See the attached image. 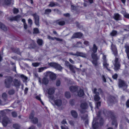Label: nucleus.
<instances>
[{
    "label": "nucleus",
    "mask_w": 129,
    "mask_h": 129,
    "mask_svg": "<svg viewBox=\"0 0 129 129\" xmlns=\"http://www.w3.org/2000/svg\"><path fill=\"white\" fill-rule=\"evenodd\" d=\"M101 112L99 111L97 114L98 118L94 119L92 122V127L93 129H96L100 126L103 125V118L100 116Z\"/></svg>",
    "instance_id": "1"
},
{
    "label": "nucleus",
    "mask_w": 129,
    "mask_h": 129,
    "mask_svg": "<svg viewBox=\"0 0 129 129\" xmlns=\"http://www.w3.org/2000/svg\"><path fill=\"white\" fill-rule=\"evenodd\" d=\"M107 114L112 120V125H115V127H117V126L116 118L117 117V115L114 114L113 111H107Z\"/></svg>",
    "instance_id": "2"
},
{
    "label": "nucleus",
    "mask_w": 129,
    "mask_h": 129,
    "mask_svg": "<svg viewBox=\"0 0 129 129\" xmlns=\"http://www.w3.org/2000/svg\"><path fill=\"white\" fill-rule=\"evenodd\" d=\"M5 80L4 84L5 87L7 88H10L11 86V83L13 81V78L10 76L6 77Z\"/></svg>",
    "instance_id": "3"
},
{
    "label": "nucleus",
    "mask_w": 129,
    "mask_h": 129,
    "mask_svg": "<svg viewBox=\"0 0 129 129\" xmlns=\"http://www.w3.org/2000/svg\"><path fill=\"white\" fill-rule=\"evenodd\" d=\"M91 57L93 59V60L92 61V63L95 67L98 66V63L97 61L99 59V57L97 56V54L94 53H92Z\"/></svg>",
    "instance_id": "4"
},
{
    "label": "nucleus",
    "mask_w": 129,
    "mask_h": 129,
    "mask_svg": "<svg viewBox=\"0 0 129 129\" xmlns=\"http://www.w3.org/2000/svg\"><path fill=\"white\" fill-rule=\"evenodd\" d=\"M48 65L51 67L60 71H61L63 68L60 64L57 63L55 62L49 63Z\"/></svg>",
    "instance_id": "5"
},
{
    "label": "nucleus",
    "mask_w": 129,
    "mask_h": 129,
    "mask_svg": "<svg viewBox=\"0 0 129 129\" xmlns=\"http://www.w3.org/2000/svg\"><path fill=\"white\" fill-rule=\"evenodd\" d=\"M116 95H110L108 99L107 102L108 103H114L118 101Z\"/></svg>",
    "instance_id": "6"
},
{
    "label": "nucleus",
    "mask_w": 129,
    "mask_h": 129,
    "mask_svg": "<svg viewBox=\"0 0 129 129\" xmlns=\"http://www.w3.org/2000/svg\"><path fill=\"white\" fill-rule=\"evenodd\" d=\"M113 64L114 66V69L115 70L117 71L120 69V64L118 61V58L116 57L114 61H113Z\"/></svg>",
    "instance_id": "7"
},
{
    "label": "nucleus",
    "mask_w": 129,
    "mask_h": 129,
    "mask_svg": "<svg viewBox=\"0 0 129 129\" xmlns=\"http://www.w3.org/2000/svg\"><path fill=\"white\" fill-rule=\"evenodd\" d=\"M65 65L68 67H69L71 70L74 73H75V69L77 70H80V69L75 67L73 65L71 64L68 61H66L65 62Z\"/></svg>",
    "instance_id": "8"
},
{
    "label": "nucleus",
    "mask_w": 129,
    "mask_h": 129,
    "mask_svg": "<svg viewBox=\"0 0 129 129\" xmlns=\"http://www.w3.org/2000/svg\"><path fill=\"white\" fill-rule=\"evenodd\" d=\"M46 77L49 76L51 79L54 80L56 78V76L55 74L50 72H47L44 73Z\"/></svg>",
    "instance_id": "9"
},
{
    "label": "nucleus",
    "mask_w": 129,
    "mask_h": 129,
    "mask_svg": "<svg viewBox=\"0 0 129 129\" xmlns=\"http://www.w3.org/2000/svg\"><path fill=\"white\" fill-rule=\"evenodd\" d=\"M118 85L120 87H123L124 90H125L127 86L124 81L120 79L119 80Z\"/></svg>",
    "instance_id": "10"
},
{
    "label": "nucleus",
    "mask_w": 129,
    "mask_h": 129,
    "mask_svg": "<svg viewBox=\"0 0 129 129\" xmlns=\"http://www.w3.org/2000/svg\"><path fill=\"white\" fill-rule=\"evenodd\" d=\"M97 89L96 88H94V89L92 90L93 93L95 94V95L94 96V100L95 101H98L100 99V97L99 96V93L97 91Z\"/></svg>",
    "instance_id": "11"
},
{
    "label": "nucleus",
    "mask_w": 129,
    "mask_h": 129,
    "mask_svg": "<svg viewBox=\"0 0 129 129\" xmlns=\"http://www.w3.org/2000/svg\"><path fill=\"white\" fill-rule=\"evenodd\" d=\"M2 122L3 126L6 127L8 123H10V122L7 117L5 116L3 117Z\"/></svg>",
    "instance_id": "12"
},
{
    "label": "nucleus",
    "mask_w": 129,
    "mask_h": 129,
    "mask_svg": "<svg viewBox=\"0 0 129 129\" xmlns=\"http://www.w3.org/2000/svg\"><path fill=\"white\" fill-rule=\"evenodd\" d=\"M33 15L34 17L35 23L36 25L37 26H39L40 25L39 24V16L36 13L33 14Z\"/></svg>",
    "instance_id": "13"
},
{
    "label": "nucleus",
    "mask_w": 129,
    "mask_h": 129,
    "mask_svg": "<svg viewBox=\"0 0 129 129\" xmlns=\"http://www.w3.org/2000/svg\"><path fill=\"white\" fill-rule=\"evenodd\" d=\"M111 49L114 56H117L118 54L117 49L115 45L113 43L111 45Z\"/></svg>",
    "instance_id": "14"
},
{
    "label": "nucleus",
    "mask_w": 129,
    "mask_h": 129,
    "mask_svg": "<svg viewBox=\"0 0 129 129\" xmlns=\"http://www.w3.org/2000/svg\"><path fill=\"white\" fill-rule=\"evenodd\" d=\"M83 34L81 32H77L74 33L71 37L72 39L75 38H80L83 36Z\"/></svg>",
    "instance_id": "15"
},
{
    "label": "nucleus",
    "mask_w": 129,
    "mask_h": 129,
    "mask_svg": "<svg viewBox=\"0 0 129 129\" xmlns=\"http://www.w3.org/2000/svg\"><path fill=\"white\" fill-rule=\"evenodd\" d=\"M47 38L49 39L50 40H56L57 41H59L60 42H63L64 43H66L65 41L63 40L62 39H60L59 38L56 37H51L50 36L48 35L47 36Z\"/></svg>",
    "instance_id": "16"
},
{
    "label": "nucleus",
    "mask_w": 129,
    "mask_h": 129,
    "mask_svg": "<svg viewBox=\"0 0 129 129\" xmlns=\"http://www.w3.org/2000/svg\"><path fill=\"white\" fill-rule=\"evenodd\" d=\"M56 23L58 25L63 26L64 25L66 24V22L62 19H60L57 20L55 21Z\"/></svg>",
    "instance_id": "17"
},
{
    "label": "nucleus",
    "mask_w": 129,
    "mask_h": 129,
    "mask_svg": "<svg viewBox=\"0 0 129 129\" xmlns=\"http://www.w3.org/2000/svg\"><path fill=\"white\" fill-rule=\"evenodd\" d=\"M113 18L116 21L120 20L121 19V16L118 13H114Z\"/></svg>",
    "instance_id": "18"
},
{
    "label": "nucleus",
    "mask_w": 129,
    "mask_h": 129,
    "mask_svg": "<svg viewBox=\"0 0 129 129\" xmlns=\"http://www.w3.org/2000/svg\"><path fill=\"white\" fill-rule=\"evenodd\" d=\"M21 16L19 15H18L16 16L10 18L9 19L11 21H19Z\"/></svg>",
    "instance_id": "19"
},
{
    "label": "nucleus",
    "mask_w": 129,
    "mask_h": 129,
    "mask_svg": "<svg viewBox=\"0 0 129 129\" xmlns=\"http://www.w3.org/2000/svg\"><path fill=\"white\" fill-rule=\"evenodd\" d=\"M82 119L85 120V125H88V120L87 115L85 114L83 115L82 117Z\"/></svg>",
    "instance_id": "20"
},
{
    "label": "nucleus",
    "mask_w": 129,
    "mask_h": 129,
    "mask_svg": "<svg viewBox=\"0 0 129 129\" xmlns=\"http://www.w3.org/2000/svg\"><path fill=\"white\" fill-rule=\"evenodd\" d=\"M75 56H80L83 57H86V55L85 53L82 52H77L75 54Z\"/></svg>",
    "instance_id": "21"
},
{
    "label": "nucleus",
    "mask_w": 129,
    "mask_h": 129,
    "mask_svg": "<svg viewBox=\"0 0 129 129\" xmlns=\"http://www.w3.org/2000/svg\"><path fill=\"white\" fill-rule=\"evenodd\" d=\"M14 1L13 0H4V3L5 5H9L11 4H13Z\"/></svg>",
    "instance_id": "22"
},
{
    "label": "nucleus",
    "mask_w": 129,
    "mask_h": 129,
    "mask_svg": "<svg viewBox=\"0 0 129 129\" xmlns=\"http://www.w3.org/2000/svg\"><path fill=\"white\" fill-rule=\"evenodd\" d=\"M14 85L16 87L20 86V82L17 79H15L13 81Z\"/></svg>",
    "instance_id": "23"
},
{
    "label": "nucleus",
    "mask_w": 129,
    "mask_h": 129,
    "mask_svg": "<svg viewBox=\"0 0 129 129\" xmlns=\"http://www.w3.org/2000/svg\"><path fill=\"white\" fill-rule=\"evenodd\" d=\"M55 104L58 106H60L62 104V101L61 100L57 99L54 101Z\"/></svg>",
    "instance_id": "24"
},
{
    "label": "nucleus",
    "mask_w": 129,
    "mask_h": 129,
    "mask_svg": "<svg viewBox=\"0 0 129 129\" xmlns=\"http://www.w3.org/2000/svg\"><path fill=\"white\" fill-rule=\"evenodd\" d=\"M55 88L54 87L49 88L48 90V94L51 95L53 94L55 91Z\"/></svg>",
    "instance_id": "25"
},
{
    "label": "nucleus",
    "mask_w": 129,
    "mask_h": 129,
    "mask_svg": "<svg viewBox=\"0 0 129 129\" xmlns=\"http://www.w3.org/2000/svg\"><path fill=\"white\" fill-rule=\"evenodd\" d=\"M71 113L72 116L74 118H77L78 114L77 112L75 110H72L71 111Z\"/></svg>",
    "instance_id": "26"
},
{
    "label": "nucleus",
    "mask_w": 129,
    "mask_h": 129,
    "mask_svg": "<svg viewBox=\"0 0 129 129\" xmlns=\"http://www.w3.org/2000/svg\"><path fill=\"white\" fill-rule=\"evenodd\" d=\"M0 28L5 31H7L8 30V28L7 27L0 22Z\"/></svg>",
    "instance_id": "27"
},
{
    "label": "nucleus",
    "mask_w": 129,
    "mask_h": 129,
    "mask_svg": "<svg viewBox=\"0 0 129 129\" xmlns=\"http://www.w3.org/2000/svg\"><path fill=\"white\" fill-rule=\"evenodd\" d=\"M12 50L14 52L19 55H21V52L20 51L19 48H13Z\"/></svg>",
    "instance_id": "28"
},
{
    "label": "nucleus",
    "mask_w": 129,
    "mask_h": 129,
    "mask_svg": "<svg viewBox=\"0 0 129 129\" xmlns=\"http://www.w3.org/2000/svg\"><path fill=\"white\" fill-rule=\"evenodd\" d=\"M70 89L71 91L73 92L77 91L78 88L76 86H72L70 87Z\"/></svg>",
    "instance_id": "29"
},
{
    "label": "nucleus",
    "mask_w": 129,
    "mask_h": 129,
    "mask_svg": "<svg viewBox=\"0 0 129 129\" xmlns=\"http://www.w3.org/2000/svg\"><path fill=\"white\" fill-rule=\"evenodd\" d=\"M2 98L4 100L6 101L7 100V95L5 93H4L2 95Z\"/></svg>",
    "instance_id": "30"
},
{
    "label": "nucleus",
    "mask_w": 129,
    "mask_h": 129,
    "mask_svg": "<svg viewBox=\"0 0 129 129\" xmlns=\"http://www.w3.org/2000/svg\"><path fill=\"white\" fill-rule=\"evenodd\" d=\"M87 107V103H82L80 105L81 107L83 109H86Z\"/></svg>",
    "instance_id": "31"
},
{
    "label": "nucleus",
    "mask_w": 129,
    "mask_h": 129,
    "mask_svg": "<svg viewBox=\"0 0 129 129\" xmlns=\"http://www.w3.org/2000/svg\"><path fill=\"white\" fill-rule=\"evenodd\" d=\"M48 80L47 78H44L42 80V83L45 85L48 84Z\"/></svg>",
    "instance_id": "32"
},
{
    "label": "nucleus",
    "mask_w": 129,
    "mask_h": 129,
    "mask_svg": "<svg viewBox=\"0 0 129 129\" xmlns=\"http://www.w3.org/2000/svg\"><path fill=\"white\" fill-rule=\"evenodd\" d=\"M84 94V92L83 90L80 89L78 92V95L79 96H82Z\"/></svg>",
    "instance_id": "33"
},
{
    "label": "nucleus",
    "mask_w": 129,
    "mask_h": 129,
    "mask_svg": "<svg viewBox=\"0 0 129 129\" xmlns=\"http://www.w3.org/2000/svg\"><path fill=\"white\" fill-rule=\"evenodd\" d=\"M15 92V91L14 89H10L8 91V93L10 95H13Z\"/></svg>",
    "instance_id": "34"
},
{
    "label": "nucleus",
    "mask_w": 129,
    "mask_h": 129,
    "mask_svg": "<svg viewBox=\"0 0 129 129\" xmlns=\"http://www.w3.org/2000/svg\"><path fill=\"white\" fill-rule=\"evenodd\" d=\"M13 127L15 129H20V125L17 124H14L13 125Z\"/></svg>",
    "instance_id": "35"
},
{
    "label": "nucleus",
    "mask_w": 129,
    "mask_h": 129,
    "mask_svg": "<svg viewBox=\"0 0 129 129\" xmlns=\"http://www.w3.org/2000/svg\"><path fill=\"white\" fill-rule=\"evenodd\" d=\"M32 122L34 124H37L38 123V119L36 117H34L31 120Z\"/></svg>",
    "instance_id": "36"
},
{
    "label": "nucleus",
    "mask_w": 129,
    "mask_h": 129,
    "mask_svg": "<svg viewBox=\"0 0 129 129\" xmlns=\"http://www.w3.org/2000/svg\"><path fill=\"white\" fill-rule=\"evenodd\" d=\"M117 31L115 30H113L112 31L110 35L112 36H115L117 35Z\"/></svg>",
    "instance_id": "37"
},
{
    "label": "nucleus",
    "mask_w": 129,
    "mask_h": 129,
    "mask_svg": "<svg viewBox=\"0 0 129 129\" xmlns=\"http://www.w3.org/2000/svg\"><path fill=\"white\" fill-rule=\"evenodd\" d=\"M97 49L98 48L96 46V45L95 44H94L93 45V48L92 49V50L93 52V53H96L97 51Z\"/></svg>",
    "instance_id": "38"
},
{
    "label": "nucleus",
    "mask_w": 129,
    "mask_h": 129,
    "mask_svg": "<svg viewBox=\"0 0 129 129\" xmlns=\"http://www.w3.org/2000/svg\"><path fill=\"white\" fill-rule=\"evenodd\" d=\"M35 115V112L34 111H33L30 114L29 116V118L30 119H33L34 118V117Z\"/></svg>",
    "instance_id": "39"
},
{
    "label": "nucleus",
    "mask_w": 129,
    "mask_h": 129,
    "mask_svg": "<svg viewBox=\"0 0 129 129\" xmlns=\"http://www.w3.org/2000/svg\"><path fill=\"white\" fill-rule=\"evenodd\" d=\"M65 95L66 97L67 98L69 99L71 97L70 94L69 92H66Z\"/></svg>",
    "instance_id": "40"
},
{
    "label": "nucleus",
    "mask_w": 129,
    "mask_h": 129,
    "mask_svg": "<svg viewBox=\"0 0 129 129\" xmlns=\"http://www.w3.org/2000/svg\"><path fill=\"white\" fill-rule=\"evenodd\" d=\"M37 43L39 45L42 46L43 44V41L42 39H39L37 41Z\"/></svg>",
    "instance_id": "41"
},
{
    "label": "nucleus",
    "mask_w": 129,
    "mask_h": 129,
    "mask_svg": "<svg viewBox=\"0 0 129 129\" xmlns=\"http://www.w3.org/2000/svg\"><path fill=\"white\" fill-rule=\"evenodd\" d=\"M6 114V112L4 110L0 111V115L2 116H5Z\"/></svg>",
    "instance_id": "42"
},
{
    "label": "nucleus",
    "mask_w": 129,
    "mask_h": 129,
    "mask_svg": "<svg viewBox=\"0 0 129 129\" xmlns=\"http://www.w3.org/2000/svg\"><path fill=\"white\" fill-rule=\"evenodd\" d=\"M51 10L50 9H47L45 10L44 14H49V13L51 12Z\"/></svg>",
    "instance_id": "43"
},
{
    "label": "nucleus",
    "mask_w": 129,
    "mask_h": 129,
    "mask_svg": "<svg viewBox=\"0 0 129 129\" xmlns=\"http://www.w3.org/2000/svg\"><path fill=\"white\" fill-rule=\"evenodd\" d=\"M57 3H55L53 2H50V4L49 5V6L52 7H53L54 6H57Z\"/></svg>",
    "instance_id": "44"
},
{
    "label": "nucleus",
    "mask_w": 129,
    "mask_h": 129,
    "mask_svg": "<svg viewBox=\"0 0 129 129\" xmlns=\"http://www.w3.org/2000/svg\"><path fill=\"white\" fill-rule=\"evenodd\" d=\"M47 68L46 67H42L39 68L38 69V72H42L45 69H46Z\"/></svg>",
    "instance_id": "45"
},
{
    "label": "nucleus",
    "mask_w": 129,
    "mask_h": 129,
    "mask_svg": "<svg viewBox=\"0 0 129 129\" xmlns=\"http://www.w3.org/2000/svg\"><path fill=\"white\" fill-rule=\"evenodd\" d=\"M39 33V29L37 28H34V29L33 34H37Z\"/></svg>",
    "instance_id": "46"
},
{
    "label": "nucleus",
    "mask_w": 129,
    "mask_h": 129,
    "mask_svg": "<svg viewBox=\"0 0 129 129\" xmlns=\"http://www.w3.org/2000/svg\"><path fill=\"white\" fill-rule=\"evenodd\" d=\"M103 66L106 69H107L109 66V64L107 63V61H103Z\"/></svg>",
    "instance_id": "47"
},
{
    "label": "nucleus",
    "mask_w": 129,
    "mask_h": 129,
    "mask_svg": "<svg viewBox=\"0 0 129 129\" xmlns=\"http://www.w3.org/2000/svg\"><path fill=\"white\" fill-rule=\"evenodd\" d=\"M40 64V63L39 62H34L32 64V65L35 67L38 66Z\"/></svg>",
    "instance_id": "48"
},
{
    "label": "nucleus",
    "mask_w": 129,
    "mask_h": 129,
    "mask_svg": "<svg viewBox=\"0 0 129 129\" xmlns=\"http://www.w3.org/2000/svg\"><path fill=\"white\" fill-rule=\"evenodd\" d=\"M12 116L14 117H15L17 116V113L15 111H13L12 112Z\"/></svg>",
    "instance_id": "49"
},
{
    "label": "nucleus",
    "mask_w": 129,
    "mask_h": 129,
    "mask_svg": "<svg viewBox=\"0 0 129 129\" xmlns=\"http://www.w3.org/2000/svg\"><path fill=\"white\" fill-rule=\"evenodd\" d=\"M20 77L22 79H24L25 81L27 80V77L25 76L23 74L21 75L20 76Z\"/></svg>",
    "instance_id": "50"
},
{
    "label": "nucleus",
    "mask_w": 129,
    "mask_h": 129,
    "mask_svg": "<svg viewBox=\"0 0 129 129\" xmlns=\"http://www.w3.org/2000/svg\"><path fill=\"white\" fill-rule=\"evenodd\" d=\"M60 80L58 79L56 82V85L57 86H60Z\"/></svg>",
    "instance_id": "51"
},
{
    "label": "nucleus",
    "mask_w": 129,
    "mask_h": 129,
    "mask_svg": "<svg viewBox=\"0 0 129 129\" xmlns=\"http://www.w3.org/2000/svg\"><path fill=\"white\" fill-rule=\"evenodd\" d=\"M75 100H71L70 101V104L72 105H73L75 103Z\"/></svg>",
    "instance_id": "52"
},
{
    "label": "nucleus",
    "mask_w": 129,
    "mask_h": 129,
    "mask_svg": "<svg viewBox=\"0 0 129 129\" xmlns=\"http://www.w3.org/2000/svg\"><path fill=\"white\" fill-rule=\"evenodd\" d=\"M19 12V10L18 9L16 8H14L13 9V13L14 14H17Z\"/></svg>",
    "instance_id": "53"
},
{
    "label": "nucleus",
    "mask_w": 129,
    "mask_h": 129,
    "mask_svg": "<svg viewBox=\"0 0 129 129\" xmlns=\"http://www.w3.org/2000/svg\"><path fill=\"white\" fill-rule=\"evenodd\" d=\"M70 124L72 126H74V122L72 120H71L69 121Z\"/></svg>",
    "instance_id": "54"
},
{
    "label": "nucleus",
    "mask_w": 129,
    "mask_h": 129,
    "mask_svg": "<svg viewBox=\"0 0 129 129\" xmlns=\"http://www.w3.org/2000/svg\"><path fill=\"white\" fill-rule=\"evenodd\" d=\"M124 16L125 18L129 19V14L127 13H125L124 15Z\"/></svg>",
    "instance_id": "55"
},
{
    "label": "nucleus",
    "mask_w": 129,
    "mask_h": 129,
    "mask_svg": "<svg viewBox=\"0 0 129 129\" xmlns=\"http://www.w3.org/2000/svg\"><path fill=\"white\" fill-rule=\"evenodd\" d=\"M125 96L122 95L121 97V100L122 101H125Z\"/></svg>",
    "instance_id": "56"
},
{
    "label": "nucleus",
    "mask_w": 129,
    "mask_h": 129,
    "mask_svg": "<svg viewBox=\"0 0 129 129\" xmlns=\"http://www.w3.org/2000/svg\"><path fill=\"white\" fill-rule=\"evenodd\" d=\"M126 105L127 108H129V99L126 102Z\"/></svg>",
    "instance_id": "57"
},
{
    "label": "nucleus",
    "mask_w": 129,
    "mask_h": 129,
    "mask_svg": "<svg viewBox=\"0 0 129 129\" xmlns=\"http://www.w3.org/2000/svg\"><path fill=\"white\" fill-rule=\"evenodd\" d=\"M101 106V102H98L96 103V108L98 109L99 106Z\"/></svg>",
    "instance_id": "58"
},
{
    "label": "nucleus",
    "mask_w": 129,
    "mask_h": 129,
    "mask_svg": "<svg viewBox=\"0 0 129 129\" xmlns=\"http://www.w3.org/2000/svg\"><path fill=\"white\" fill-rule=\"evenodd\" d=\"M118 75L117 74H115L114 75H113L112 78L114 79H116L117 78Z\"/></svg>",
    "instance_id": "59"
},
{
    "label": "nucleus",
    "mask_w": 129,
    "mask_h": 129,
    "mask_svg": "<svg viewBox=\"0 0 129 129\" xmlns=\"http://www.w3.org/2000/svg\"><path fill=\"white\" fill-rule=\"evenodd\" d=\"M76 7L75 6L72 5L71 6V9L72 10H75L76 9Z\"/></svg>",
    "instance_id": "60"
},
{
    "label": "nucleus",
    "mask_w": 129,
    "mask_h": 129,
    "mask_svg": "<svg viewBox=\"0 0 129 129\" xmlns=\"http://www.w3.org/2000/svg\"><path fill=\"white\" fill-rule=\"evenodd\" d=\"M41 97V95L40 94L39 95H38L36 96V98L39 100V101H40V100H41V99L40 98Z\"/></svg>",
    "instance_id": "61"
},
{
    "label": "nucleus",
    "mask_w": 129,
    "mask_h": 129,
    "mask_svg": "<svg viewBox=\"0 0 129 129\" xmlns=\"http://www.w3.org/2000/svg\"><path fill=\"white\" fill-rule=\"evenodd\" d=\"M28 23L31 26L32 24V20L30 19H29L28 20Z\"/></svg>",
    "instance_id": "62"
},
{
    "label": "nucleus",
    "mask_w": 129,
    "mask_h": 129,
    "mask_svg": "<svg viewBox=\"0 0 129 129\" xmlns=\"http://www.w3.org/2000/svg\"><path fill=\"white\" fill-rule=\"evenodd\" d=\"M106 56L105 55H104V54H103V61H107L106 60Z\"/></svg>",
    "instance_id": "63"
},
{
    "label": "nucleus",
    "mask_w": 129,
    "mask_h": 129,
    "mask_svg": "<svg viewBox=\"0 0 129 129\" xmlns=\"http://www.w3.org/2000/svg\"><path fill=\"white\" fill-rule=\"evenodd\" d=\"M89 42L87 41H85L84 42V44L87 46L89 45Z\"/></svg>",
    "instance_id": "64"
}]
</instances>
